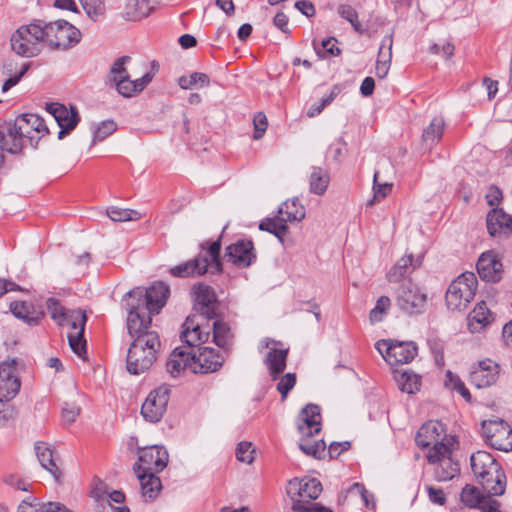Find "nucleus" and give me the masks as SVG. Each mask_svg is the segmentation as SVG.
<instances>
[{"label":"nucleus","instance_id":"f257e3e1","mask_svg":"<svg viewBox=\"0 0 512 512\" xmlns=\"http://www.w3.org/2000/svg\"><path fill=\"white\" fill-rule=\"evenodd\" d=\"M160 345L157 333H148L134 339L127 352V371L130 374L139 375L149 370L156 361Z\"/></svg>","mask_w":512,"mask_h":512},{"label":"nucleus","instance_id":"f03ea898","mask_svg":"<svg viewBox=\"0 0 512 512\" xmlns=\"http://www.w3.org/2000/svg\"><path fill=\"white\" fill-rule=\"evenodd\" d=\"M220 250L221 237L209 245L207 255H199L193 260L172 267L170 274L174 277L187 278L202 276L209 270L212 274L219 273L222 270Z\"/></svg>","mask_w":512,"mask_h":512},{"label":"nucleus","instance_id":"7ed1b4c3","mask_svg":"<svg viewBox=\"0 0 512 512\" xmlns=\"http://www.w3.org/2000/svg\"><path fill=\"white\" fill-rule=\"evenodd\" d=\"M446 439L443 424L438 421H428L418 430L415 441L421 448L432 446L426 455L429 463L435 464L439 458L452 453L451 444Z\"/></svg>","mask_w":512,"mask_h":512},{"label":"nucleus","instance_id":"20e7f679","mask_svg":"<svg viewBox=\"0 0 512 512\" xmlns=\"http://www.w3.org/2000/svg\"><path fill=\"white\" fill-rule=\"evenodd\" d=\"M169 296V287L162 282L151 285L148 289L137 287L125 295L131 302L132 309H143L156 315L165 306Z\"/></svg>","mask_w":512,"mask_h":512},{"label":"nucleus","instance_id":"39448f33","mask_svg":"<svg viewBox=\"0 0 512 512\" xmlns=\"http://www.w3.org/2000/svg\"><path fill=\"white\" fill-rule=\"evenodd\" d=\"M44 43L52 50H68L81 40L78 28L65 20L42 21Z\"/></svg>","mask_w":512,"mask_h":512},{"label":"nucleus","instance_id":"423d86ee","mask_svg":"<svg viewBox=\"0 0 512 512\" xmlns=\"http://www.w3.org/2000/svg\"><path fill=\"white\" fill-rule=\"evenodd\" d=\"M43 43L44 34L41 20L21 26L11 37L13 51L24 57L36 56L41 51Z\"/></svg>","mask_w":512,"mask_h":512},{"label":"nucleus","instance_id":"0eeeda50","mask_svg":"<svg viewBox=\"0 0 512 512\" xmlns=\"http://www.w3.org/2000/svg\"><path fill=\"white\" fill-rule=\"evenodd\" d=\"M477 289V278L472 272H465L449 285L445 300L448 309L463 311L473 300Z\"/></svg>","mask_w":512,"mask_h":512},{"label":"nucleus","instance_id":"6e6552de","mask_svg":"<svg viewBox=\"0 0 512 512\" xmlns=\"http://www.w3.org/2000/svg\"><path fill=\"white\" fill-rule=\"evenodd\" d=\"M482 436L492 448L509 452L512 450V428L502 419L484 420L481 425Z\"/></svg>","mask_w":512,"mask_h":512},{"label":"nucleus","instance_id":"1a4fd4ad","mask_svg":"<svg viewBox=\"0 0 512 512\" xmlns=\"http://www.w3.org/2000/svg\"><path fill=\"white\" fill-rule=\"evenodd\" d=\"M87 317L82 310H70L64 320V327H68V342L71 350L81 359H86V340L84 329Z\"/></svg>","mask_w":512,"mask_h":512},{"label":"nucleus","instance_id":"9d476101","mask_svg":"<svg viewBox=\"0 0 512 512\" xmlns=\"http://www.w3.org/2000/svg\"><path fill=\"white\" fill-rule=\"evenodd\" d=\"M427 295L411 281L402 283L396 290V303L405 313L419 314L426 305Z\"/></svg>","mask_w":512,"mask_h":512},{"label":"nucleus","instance_id":"9b49d317","mask_svg":"<svg viewBox=\"0 0 512 512\" xmlns=\"http://www.w3.org/2000/svg\"><path fill=\"white\" fill-rule=\"evenodd\" d=\"M17 361L7 358L0 363V401H10L20 390L21 381L17 375Z\"/></svg>","mask_w":512,"mask_h":512},{"label":"nucleus","instance_id":"f8f14e48","mask_svg":"<svg viewBox=\"0 0 512 512\" xmlns=\"http://www.w3.org/2000/svg\"><path fill=\"white\" fill-rule=\"evenodd\" d=\"M169 393L167 386H160L149 393L141 407L145 420L151 423L160 421L167 408Z\"/></svg>","mask_w":512,"mask_h":512},{"label":"nucleus","instance_id":"ddd939ff","mask_svg":"<svg viewBox=\"0 0 512 512\" xmlns=\"http://www.w3.org/2000/svg\"><path fill=\"white\" fill-rule=\"evenodd\" d=\"M123 305L128 314L126 321L127 331L133 340L148 333H157L151 330L152 314L143 309H132L131 302L125 298L123 299Z\"/></svg>","mask_w":512,"mask_h":512},{"label":"nucleus","instance_id":"4468645a","mask_svg":"<svg viewBox=\"0 0 512 512\" xmlns=\"http://www.w3.org/2000/svg\"><path fill=\"white\" fill-rule=\"evenodd\" d=\"M192 292L199 317L214 319L218 313V302L213 288L206 284L198 283L193 286Z\"/></svg>","mask_w":512,"mask_h":512},{"label":"nucleus","instance_id":"2eb2a0df","mask_svg":"<svg viewBox=\"0 0 512 512\" xmlns=\"http://www.w3.org/2000/svg\"><path fill=\"white\" fill-rule=\"evenodd\" d=\"M499 373V365L491 359H485L472 366L469 380L478 389L487 388L496 383Z\"/></svg>","mask_w":512,"mask_h":512},{"label":"nucleus","instance_id":"dca6fc26","mask_svg":"<svg viewBox=\"0 0 512 512\" xmlns=\"http://www.w3.org/2000/svg\"><path fill=\"white\" fill-rule=\"evenodd\" d=\"M224 357L211 347H199L198 354L192 355L193 373H212L220 369L223 365Z\"/></svg>","mask_w":512,"mask_h":512},{"label":"nucleus","instance_id":"f3484780","mask_svg":"<svg viewBox=\"0 0 512 512\" xmlns=\"http://www.w3.org/2000/svg\"><path fill=\"white\" fill-rule=\"evenodd\" d=\"M224 258L238 268L250 266L256 259L253 242L246 239L238 240L226 248Z\"/></svg>","mask_w":512,"mask_h":512},{"label":"nucleus","instance_id":"a211bd4d","mask_svg":"<svg viewBox=\"0 0 512 512\" xmlns=\"http://www.w3.org/2000/svg\"><path fill=\"white\" fill-rule=\"evenodd\" d=\"M206 328L210 330L212 342L218 347L229 350L234 342V332L228 321L222 318L219 313L214 319H206Z\"/></svg>","mask_w":512,"mask_h":512},{"label":"nucleus","instance_id":"6ab92c4d","mask_svg":"<svg viewBox=\"0 0 512 512\" xmlns=\"http://www.w3.org/2000/svg\"><path fill=\"white\" fill-rule=\"evenodd\" d=\"M479 277L485 282L496 283L501 280L503 265L494 251H487L480 255L477 264Z\"/></svg>","mask_w":512,"mask_h":512},{"label":"nucleus","instance_id":"aec40b11","mask_svg":"<svg viewBox=\"0 0 512 512\" xmlns=\"http://www.w3.org/2000/svg\"><path fill=\"white\" fill-rule=\"evenodd\" d=\"M138 460L143 471L161 472L168 464L169 454L163 446L154 445L142 449Z\"/></svg>","mask_w":512,"mask_h":512},{"label":"nucleus","instance_id":"412c9836","mask_svg":"<svg viewBox=\"0 0 512 512\" xmlns=\"http://www.w3.org/2000/svg\"><path fill=\"white\" fill-rule=\"evenodd\" d=\"M47 111L54 117L55 121L61 128L58 138L62 139L67 133L73 130L79 122V115L76 109L68 110L64 105L59 103H48Z\"/></svg>","mask_w":512,"mask_h":512},{"label":"nucleus","instance_id":"4be33fe9","mask_svg":"<svg viewBox=\"0 0 512 512\" xmlns=\"http://www.w3.org/2000/svg\"><path fill=\"white\" fill-rule=\"evenodd\" d=\"M198 316H189L183 324L181 341L189 347L200 346L210 338V330L197 321Z\"/></svg>","mask_w":512,"mask_h":512},{"label":"nucleus","instance_id":"5701e85b","mask_svg":"<svg viewBox=\"0 0 512 512\" xmlns=\"http://www.w3.org/2000/svg\"><path fill=\"white\" fill-rule=\"evenodd\" d=\"M297 428L303 437L311 438L321 430V414L319 406L306 405L299 414Z\"/></svg>","mask_w":512,"mask_h":512},{"label":"nucleus","instance_id":"b1692460","mask_svg":"<svg viewBox=\"0 0 512 512\" xmlns=\"http://www.w3.org/2000/svg\"><path fill=\"white\" fill-rule=\"evenodd\" d=\"M26 142L25 137L20 135V130H18L15 121L0 126V149L2 151L17 154Z\"/></svg>","mask_w":512,"mask_h":512},{"label":"nucleus","instance_id":"393cba45","mask_svg":"<svg viewBox=\"0 0 512 512\" xmlns=\"http://www.w3.org/2000/svg\"><path fill=\"white\" fill-rule=\"evenodd\" d=\"M478 482L488 495L501 496L506 489V476L498 464L494 469L487 470L483 477H477Z\"/></svg>","mask_w":512,"mask_h":512},{"label":"nucleus","instance_id":"a878e982","mask_svg":"<svg viewBox=\"0 0 512 512\" xmlns=\"http://www.w3.org/2000/svg\"><path fill=\"white\" fill-rule=\"evenodd\" d=\"M417 355V347L413 342H394L386 348L385 360L390 365L406 364Z\"/></svg>","mask_w":512,"mask_h":512},{"label":"nucleus","instance_id":"bb28decb","mask_svg":"<svg viewBox=\"0 0 512 512\" xmlns=\"http://www.w3.org/2000/svg\"><path fill=\"white\" fill-rule=\"evenodd\" d=\"M162 0H130L122 13L127 21H139L148 17L161 3Z\"/></svg>","mask_w":512,"mask_h":512},{"label":"nucleus","instance_id":"cd10ccee","mask_svg":"<svg viewBox=\"0 0 512 512\" xmlns=\"http://www.w3.org/2000/svg\"><path fill=\"white\" fill-rule=\"evenodd\" d=\"M133 470L140 482L141 492L145 499H155L161 489L160 478L155 475L156 472H145L142 470V466L135 463Z\"/></svg>","mask_w":512,"mask_h":512},{"label":"nucleus","instance_id":"c85d7f7f","mask_svg":"<svg viewBox=\"0 0 512 512\" xmlns=\"http://www.w3.org/2000/svg\"><path fill=\"white\" fill-rule=\"evenodd\" d=\"M20 135L24 136L26 141H31L34 138L33 132L45 134L48 129L44 120L36 114H23L18 116L15 120Z\"/></svg>","mask_w":512,"mask_h":512},{"label":"nucleus","instance_id":"c756f323","mask_svg":"<svg viewBox=\"0 0 512 512\" xmlns=\"http://www.w3.org/2000/svg\"><path fill=\"white\" fill-rule=\"evenodd\" d=\"M486 224L491 236H507L511 233L512 218L501 209H492L487 215Z\"/></svg>","mask_w":512,"mask_h":512},{"label":"nucleus","instance_id":"7c9ffc66","mask_svg":"<svg viewBox=\"0 0 512 512\" xmlns=\"http://www.w3.org/2000/svg\"><path fill=\"white\" fill-rule=\"evenodd\" d=\"M151 81L152 75L146 73L136 80H131L130 75H128L125 79H119L111 85L116 88L120 95L129 98L143 91Z\"/></svg>","mask_w":512,"mask_h":512},{"label":"nucleus","instance_id":"2f4dec72","mask_svg":"<svg viewBox=\"0 0 512 512\" xmlns=\"http://www.w3.org/2000/svg\"><path fill=\"white\" fill-rule=\"evenodd\" d=\"M192 355L190 351L182 348H175L166 363L167 371L171 376H179L182 371L189 368L192 370Z\"/></svg>","mask_w":512,"mask_h":512},{"label":"nucleus","instance_id":"473e14b6","mask_svg":"<svg viewBox=\"0 0 512 512\" xmlns=\"http://www.w3.org/2000/svg\"><path fill=\"white\" fill-rule=\"evenodd\" d=\"M493 320L491 311L484 301L479 302L468 317V327L472 333L483 330Z\"/></svg>","mask_w":512,"mask_h":512},{"label":"nucleus","instance_id":"72a5a7b5","mask_svg":"<svg viewBox=\"0 0 512 512\" xmlns=\"http://www.w3.org/2000/svg\"><path fill=\"white\" fill-rule=\"evenodd\" d=\"M35 453L41 466L51 473L55 479H59L61 472L56 464L54 452L45 442L35 443Z\"/></svg>","mask_w":512,"mask_h":512},{"label":"nucleus","instance_id":"f704fd0d","mask_svg":"<svg viewBox=\"0 0 512 512\" xmlns=\"http://www.w3.org/2000/svg\"><path fill=\"white\" fill-rule=\"evenodd\" d=\"M10 309L16 318L21 319L29 326L37 325L44 316L42 311H35L31 303L24 301L11 303Z\"/></svg>","mask_w":512,"mask_h":512},{"label":"nucleus","instance_id":"c9c22d12","mask_svg":"<svg viewBox=\"0 0 512 512\" xmlns=\"http://www.w3.org/2000/svg\"><path fill=\"white\" fill-rule=\"evenodd\" d=\"M288 349L272 348L266 355L264 363L266 364L270 376L275 380L282 374L286 368Z\"/></svg>","mask_w":512,"mask_h":512},{"label":"nucleus","instance_id":"e433bc0d","mask_svg":"<svg viewBox=\"0 0 512 512\" xmlns=\"http://www.w3.org/2000/svg\"><path fill=\"white\" fill-rule=\"evenodd\" d=\"M392 44V37L386 36L383 38L379 49L378 59L376 62V75L381 79L387 76L390 69V63L392 58Z\"/></svg>","mask_w":512,"mask_h":512},{"label":"nucleus","instance_id":"4c0bfd02","mask_svg":"<svg viewBox=\"0 0 512 512\" xmlns=\"http://www.w3.org/2000/svg\"><path fill=\"white\" fill-rule=\"evenodd\" d=\"M445 129V121L442 117H434L430 124L423 130L422 142L423 144L431 149L436 145L443 136Z\"/></svg>","mask_w":512,"mask_h":512},{"label":"nucleus","instance_id":"58836bf2","mask_svg":"<svg viewBox=\"0 0 512 512\" xmlns=\"http://www.w3.org/2000/svg\"><path fill=\"white\" fill-rule=\"evenodd\" d=\"M470 463L476 478L483 477V474H485L487 470L494 469V466L499 464L495 458L486 451L473 453L470 457Z\"/></svg>","mask_w":512,"mask_h":512},{"label":"nucleus","instance_id":"ea45409f","mask_svg":"<svg viewBox=\"0 0 512 512\" xmlns=\"http://www.w3.org/2000/svg\"><path fill=\"white\" fill-rule=\"evenodd\" d=\"M259 229L275 235L281 243L288 232V226L279 213L273 218H266L259 224Z\"/></svg>","mask_w":512,"mask_h":512},{"label":"nucleus","instance_id":"a19ab883","mask_svg":"<svg viewBox=\"0 0 512 512\" xmlns=\"http://www.w3.org/2000/svg\"><path fill=\"white\" fill-rule=\"evenodd\" d=\"M450 455H445L436 461L439 465L435 470V477L440 482L452 480L459 473V465L451 459Z\"/></svg>","mask_w":512,"mask_h":512},{"label":"nucleus","instance_id":"79ce46f5","mask_svg":"<svg viewBox=\"0 0 512 512\" xmlns=\"http://www.w3.org/2000/svg\"><path fill=\"white\" fill-rule=\"evenodd\" d=\"M330 182L328 172L321 167H313L309 178L310 192L316 195H323Z\"/></svg>","mask_w":512,"mask_h":512},{"label":"nucleus","instance_id":"37998d69","mask_svg":"<svg viewBox=\"0 0 512 512\" xmlns=\"http://www.w3.org/2000/svg\"><path fill=\"white\" fill-rule=\"evenodd\" d=\"M286 223L301 221L305 217V209L297 199L283 202L278 209Z\"/></svg>","mask_w":512,"mask_h":512},{"label":"nucleus","instance_id":"c03bdc74","mask_svg":"<svg viewBox=\"0 0 512 512\" xmlns=\"http://www.w3.org/2000/svg\"><path fill=\"white\" fill-rule=\"evenodd\" d=\"M413 263V256L408 255L400 258L397 263L387 273V279L391 283H396L402 280L408 273L411 272Z\"/></svg>","mask_w":512,"mask_h":512},{"label":"nucleus","instance_id":"a18cd8bd","mask_svg":"<svg viewBox=\"0 0 512 512\" xmlns=\"http://www.w3.org/2000/svg\"><path fill=\"white\" fill-rule=\"evenodd\" d=\"M178 85L182 89H191L194 86L208 87L210 85L209 76L202 72H193L190 75H183L178 79Z\"/></svg>","mask_w":512,"mask_h":512},{"label":"nucleus","instance_id":"49530a36","mask_svg":"<svg viewBox=\"0 0 512 512\" xmlns=\"http://www.w3.org/2000/svg\"><path fill=\"white\" fill-rule=\"evenodd\" d=\"M107 216L114 222L134 221L141 218V214L132 209H123L116 206L109 207Z\"/></svg>","mask_w":512,"mask_h":512},{"label":"nucleus","instance_id":"de8ad7c7","mask_svg":"<svg viewBox=\"0 0 512 512\" xmlns=\"http://www.w3.org/2000/svg\"><path fill=\"white\" fill-rule=\"evenodd\" d=\"M445 377L446 379L444 384L446 388L458 392L466 401L471 400V394L469 390L466 388L465 384L457 374H454L448 370Z\"/></svg>","mask_w":512,"mask_h":512},{"label":"nucleus","instance_id":"09e8293b","mask_svg":"<svg viewBox=\"0 0 512 512\" xmlns=\"http://www.w3.org/2000/svg\"><path fill=\"white\" fill-rule=\"evenodd\" d=\"M131 60L129 56H122L115 60L109 70L108 82L113 84L119 79H125L129 73L125 65Z\"/></svg>","mask_w":512,"mask_h":512},{"label":"nucleus","instance_id":"8fccbe9b","mask_svg":"<svg viewBox=\"0 0 512 512\" xmlns=\"http://www.w3.org/2000/svg\"><path fill=\"white\" fill-rule=\"evenodd\" d=\"M398 386L402 392L413 394L419 390L421 381L419 376L403 372L397 378Z\"/></svg>","mask_w":512,"mask_h":512},{"label":"nucleus","instance_id":"3c124183","mask_svg":"<svg viewBox=\"0 0 512 512\" xmlns=\"http://www.w3.org/2000/svg\"><path fill=\"white\" fill-rule=\"evenodd\" d=\"M86 14L93 21H98L105 14L104 0H79Z\"/></svg>","mask_w":512,"mask_h":512},{"label":"nucleus","instance_id":"603ef678","mask_svg":"<svg viewBox=\"0 0 512 512\" xmlns=\"http://www.w3.org/2000/svg\"><path fill=\"white\" fill-rule=\"evenodd\" d=\"M308 438L304 437L299 443V448L308 456H312L317 459H321L326 450V443L323 440H318L313 444L308 443Z\"/></svg>","mask_w":512,"mask_h":512},{"label":"nucleus","instance_id":"864d4df0","mask_svg":"<svg viewBox=\"0 0 512 512\" xmlns=\"http://www.w3.org/2000/svg\"><path fill=\"white\" fill-rule=\"evenodd\" d=\"M338 13L342 18L347 20L352 25L356 32H364V29L358 20V14L352 6L348 4H341L338 6Z\"/></svg>","mask_w":512,"mask_h":512},{"label":"nucleus","instance_id":"5fc2aeb1","mask_svg":"<svg viewBox=\"0 0 512 512\" xmlns=\"http://www.w3.org/2000/svg\"><path fill=\"white\" fill-rule=\"evenodd\" d=\"M483 496L475 486L466 485L461 492V501L470 508H476Z\"/></svg>","mask_w":512,"mask_h":512},{"label":"nucleus","instance_id":"6e6d98bb","mask_svg":"<svg viewBox=\"0 0 512 512\" xmlns=\"http://www.w3.org/2000/svg\"><path fill=\"white\" fill-rule=\"evenodd\" d=\"M108 493L109 489L103 483L97 484L91 491V497L96 502L97 512H108L105 507V503L109 502Z\"/></svg>","mask_w":512,"mask_h":512},{"label":"nucleus","instance_id":"4d7b16f0","mask_svg":"<svg viewBox=\"0 0 512 512\" xmlns=\"http://www.w3.org/2000/svg\"><path fill=\"white\" fill-rule=\"evenodd\" d=\"M391 305V300L387 296H381L378 298L375 307L370 311L369 319L371 323H377L382 321L383 316Z\"/></svg>","mask_w":512,"mask_h":512},{"label":"nucleus","instance_id":"13d9d810","mask_svg":"<svg viewBox=\"0 0 512 512\" xmlns=\"http://www.w3.org/2000/svg\"><path fill=\"white\" fill-rule=\"evenodd\" d=\"M46 304L52 319L55 320L58 325L64 326V320L69 311H66L59 301L54 298H49Z\"/></svg>","mask_w":512,"mask_h":512},{"label":"nucleus","instance_id":"bf43d9fd","mask_svg":"<svg viewBox=\"0 0 512 512\" xmlns=\"http://www.w3.org/2000/svg\"><path fill=\"white\" fill-rule=\"evenodd\" d=\"M303 498L315 500L322 491V484L316 478L303 479Z\"/></svg>","mask_w":512,"mask_h":512},{"label":"nucleus","instance_id":"052dcab7","mask_svg":"<svg viewBox=\"0 0 512 512\" xmlns=\"http://www.w3.org/2000/svg\"><path fill=\"white\" fill-rule=\"evenodd\" d=\"M117 125L113 120L102 121L93 130V142L102 141L116 131Z\"/></svg>","mask_w":512,"mask_h":512},{"label":"nucleus","instance_id":"680f3d73","mask_svg":"<svg viewBox=\"0 0 512 512\" xmlns=\"http://www.w3.org/2000/svg\"><path fill=\"white\" fill-rule=\"evenodd\" d=\"M348 495L344 497L346 499L348 496H358L364 502L367 508H373L375 503L373 501V495L369 494L365 487L360 483H354L348 490Z\"/></svg>","mask_w":512,"mask_h":512},{"label":"nucleus","instance_id":"e2e57ef3","mask_svg":"<svg viewBox=\"0 0 512 512\" xmlns=\"http://www.w3.org/2000/svg\"><path fill=\"white\" fill-rule=\"evenodd\" d=\"M293 512H333L330 508L318 503H311L304 500H295L291 507Z\"/></svg>","mask_w":512,"mask_h":512},{"label":"nucleus","instance_id":"0e129e2a","mask_svg":"<svg viewBox=\"0 0 512 512\" xmlns=\"http://www.w3.org/2000/svg\"><path fill=\"white\" fill-rule=\"evenodd\" d=\"M254 448L251 442H240L236 448V458L238 461L251 464L254 461Z\"/></svg>","mask_w":512,"mask_h":512},{"label":"nucleus","instance_id":"69168bd1","mask_svg":"<svg viewBox=\"0 0 512 512\" xmlns=\"http://www.w3.org/2000/svg\"><path fill=\"white\" fill-rule=\"evenodd\" d=\"M392 190V184L390 183H378V172L374 173V181H373V191L374 196L373 200L369 203L371 204L373 201H380L384 199Z\"/></svg>","mask_w":512,"mask_h":512},{"label":"nucleus","instance_id":"338daca9","mask_svg":"<svg viewBox=\"0 0 512 512\" xmlns=\"http://www.w3.org/2000/svg\"><path fill=\"white\" fill-rule=\"evenodd\" d=\"M337 40L334 37H330L327 39H324L321 43V46L323 48L322 50L317 49L315 47L316 53L321 57L328 56H338L341 53V50L336 46Z\"/></svg>","mask_w":512,"mask_h":512},{"label":"nucleus","instance_id":"774afa93","mask_svg":"<svg viewBox=\"0 0 512 512\" xmlns=\"http://www.w3.org/2000/svg\"><path fill=\"white\" fill-rule=\"evenodd\" d=\"M295 384L296 375L294 373H287L281 378L277 384V390L280 392L282 400L287 397L288 392L295 386Z\"/></svg>","mask_w":512,"mask_h":512}]
</instances>
